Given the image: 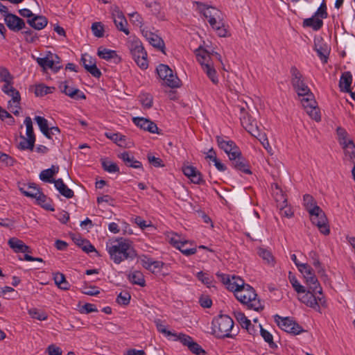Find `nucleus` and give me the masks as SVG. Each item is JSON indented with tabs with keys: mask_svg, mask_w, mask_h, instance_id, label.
Listing matches in <instances>:
<instances>
[{
	"mask_svg": "<svg viewBox=\"0 0 355 355\" xmlns=\"http://www.w3.org/2000/svg\"><path fill=\"white\" fill-rule=\"evenodd\" d=\"M291 84L299 96L307 114L316 121L321 119L320 110L317 107V102L314 95L304 81L303 76L295 66L291 68Z\"/></svg>",
	"mask_w": 355,
	"mask_h": 355,
	"instance_id": "f257e3e1",
	"label": "nucleus"
},
{
	"mask_svg": "<svg viewBox=\"0 0 355 355\" xmlns=\"http://www.w3.org/2000/svg\"><path fill=\"white\" fill-rule=\"evenodd\" d=\"M106 250L110 259L116 264H119L124 260H133L137 256L132 242L123 237L107 243Z\"/></svg>",
	"mask_w": 355,
	"mask_h": 355,
	"instance_id": "f03ea898",
	"label": "nucleus"
},
{
	"mask_svg": "<svg viewBox=\"0 0 355 355\" xmlns=\"http://www.w3.org/2000/svg\"><path fill=\"white\" fill-rule=\"evenodd\" d=\"M304 206L309 212L312 223L316 225L324 235H328L330 232L327 218L322 209L317 205L312 196L305 194L303 197Z\"/></svg>",
	"mask_w": 355,
	"mask_h": 355,
	"instance_id": "7ed1b4c3",
	"label": "nucleus"
},
{
	"mask_svg": "<svg viewBox=\"0 0 355 355\" xmlns=\"http://www.w3.org/2000/svg\"><path fill=\"white\" fill-rule=\"evenodd\" d=\"M234 296L240 302L246 305L248 309L259 312L264 309L260 300L257 298V295L254 289L250 285H247L245 288H241L239 292H236Z\"/></svg>",
	"mask_w": 355,
	"mask_h": 355,
	"instance_id": "20e7f679",
	"label": "nucleus"
},
{
	"mask_svg": "<svg viewBox=\"0 0 355 355\" xmlns=\"http://www.w3.org/2000/svg\"><path fill=\"white\" fill-rule=\"evenodd\" d=\"M212 332L219 338H232L230 331L234 327L232 319L227 315H220L215 318L211 322Z\"/></svg>",
	"mask_w": 355,
	"mask_h": 355,
	"instance_id": "39448f33",
	"label": "nucleus"
},
{
	"mask_svg": "<svg viewBox=\"0 0 355 355\" xmlns=\"http://www.w3.org/2000/svg\"><path fill=\"white\" fill-rule=\"evenodd\" d=\"M128 49L137 64L142 69H147L148 55L142 42L138 38L134 37L129 41Z\"/></svg>",
	"mask_w": 355,
	"mask_h": 355,
	"instance_id": "423d86ee",
	"label": "nucleus"
},
{
	"mask_svg": "<svg viewBox=\"0 0 355 355\" xmlns=\"http://www.w3.org/2000/svg\"><path fill=\"white\" fill-rule=\"evenodd\" d=\"M328 16L326 2L322 1L318 10L311 17L304 19L303 27H310L313 31H319L323 26V19Z\"/></svg>",
	"mask_w": 355,
	"mask_h": 355,
	"instance_id": "0eeeda50",
	"label": "nucleus"
},
{
	"mask_svg": "<svg viewBox=\"0 0 355 355\" xmlns=\"http://www.w3.org/2000/svg\"><path fill=\"white\" fill-rule=\"evenodd\" d=\"M275 322L284 331L293 335H298L304 331L303 328L288 317L282 318L279 315H274Z\"/></svg>",
	"mask_w": 355,
	"mask_h": 355,
	"instance_id": "6e6552de",
	"label": "nucleus"
},
{
	"mask_svg": "<svg viewBox=\"0 0 355 355\" xmlns=\"http://www.w3.org/2000/svg\"><path fill=\"white\" fill-rule=\"evenodd\" d=\"M232 166L237 171H241L245 174H251L252 171L250 169L248 161L242 155L239 150L231 153L229 157Z\"/></svg>",
	"mask_w": 355,
	"mask_h": 355,
	"instance_id": "1a4fd4ad",
	"label": "nucleus"
},
{
	"mask_svg": "<svg viewBox=\"0 0 355 355\" xmlns=\"http://www.w3.org/2000/svg\"><path fill=\"white\" fill-rule=\"evenodd\" d=\"M194 4L197 6L198 11L208 19L209 24H214L216 19L220 18V12L214 7L209 6L199 1H194Z\"/></svg>",
	"mask_w": 355,
	"mask_h": 355,
	"instance_id": "9d476101",
	"label": "nucleus"
},
{
	"mask_svg": "<svg viewBox=\"0 0 355 355\" xmlns=\"http://www.w3.org/2000/svg\"><path fill=\"white\" fill-rule=\"evenodd\" d=\"M302 302L306 306L316 309L320 305L324 306L326 301L322 293V295L318 293H314L312 291H308L304 296L302 297Z\"/></svg>",
	"mask_w": 355,
	"mask_h": 355,
	"instance_id": "9b49d317",
	"label": "nucleus"
},
{
	"mask_svg": "<svg viewBox=\"0 0 355 355\" xmlns=\"http://www.w3.org/2000/svg\"><path fill=\"white\" fill-rule=\"evenodd\" d=\"M58 87L62 93L74 100L78 101L86 98L85 94L82 91L69 85L68 81L60 82Z\"/></svg>",
	"mask_w": 355,
	"mask_h": 355,
	"instance_id": "f8f14e48",
	"label": "nucleus"
},
{
	"mask_svg": "<svg viewBox=\"0 0 355 355\" xmlns=\"http://www.w3.org/2000/svg\"><path fill=\"white\" fill-rule=\"evenodd\" d=\"M24 195L26 197L35 198L37 204L47 211H53L55 210L51 200L41 191H35L34 193L33 192L31 193L24 191Z\"/></svg>",
	"mask_w": 355,
	"mask_h": 355,
	"instance_id": "ddd939ff",
	"label": "nucleus"
},
{
	"mask_svg": "<svg viewBox=\"0 0 355 355\" xmlns=\"http://www.w3.org/2000/svg\"><path fill=\"white\" fill-rule=\"evenodd\" d=\"M141 32L150 45L165 53V44L162 37L144 28L141 30Z\"/></svg>",
	"mask_w": 355,
	"mask_h": 355,
	"instance_id": "4468645a",
	"label": "nucleus"
},
{
	"mask_svg": "<svg viewBox=\"0 0 355 355\" xmlns=\"http://www.w3.org/2000/svg\"><path fill=\"white\" fill-rule=\"evenodd\" d=\"M4 21L8 28L13 31L18 32L26 28L25 21L14 14L3 15Z\"/></svg>",
	"mask_w": 355,
	"mask_h": 355,
	"instance_id": "2eb2a0df",
	"label": "nucleus"
},
{
	"mask_svg": "<svg viewBox=\"0 0 355 355\" xmlns=\"http://www.w3.org/2000/svg\"><path fill=\"white\" fill-rule=\"evenodd\" d=\"M13 79L14 77L7 68L0 67V82L4 83V85L1 88V90L4 94H8L9 92L14 91L15 88L12 86Z\"/></svg>",
	"mask_w": 355,
	"mask_h": 355,
	"instance_id": "dca6fc26",
	"label": "nucleus"
},
{
	"mask_svg": "<svg viewBox=\"0 0 355 355\" xmlns=\"http://www.w3.org/2000/svg\"><path fill=\"white\" fill-rule=\"evenodd\" d=\"M132 121L137 126L144 130L148 131L150 133H157L158 135L161 134L157 124L150 119L143 117H134Z\"/></svg>",
	"mask_w": 355,
	"mask_h": 355,
	"instance_id": "f3484780",
	"label": "nucleus"
},
{
	"mask_svg": "<svg viewBox=\"0 0 355 355\" xmlns=\"http://www.w3.org/2000/svg\"><path fill=\"white\" fill-rule=\"evenodd\" d=\"M314 50L318 56L323 63H327L329 54V49L327 44L324 43L321 37H315L314 40Z\"/></svg>",
	"mask_w": 355,
	"mask_h": 355,
	"instance_id": "a211bd4d",
	"label": "nucleus"
},
{
	"mask_svg": "<svg viewBox=\"0 0 355 355\" xmlns=\"http://www.w3.org/2000/svg\"><path fill=\"white\" fill-rule=\"evenodd\" d=\"M182 171L184 175L189 178L193 183L197 184L205 183L201 173L196 167L193 166H184Z\"/></svg>",
	"mask_w": 355,
	"mask_h": 355,
	"instance_id": "6ab92c4d",
	"label": "nucleus"
},
{
	"mask_svg": "<svg viewBox=\"0 0 355 355\" xmlns=\"http://www.w3.org/2000/svg\"><path fill=\"white\" fill-rule=\"evenodd\" d=\"M216 140L218 147L228 155V157H230L231 153L239 150V148L233 141L226 140L223 136L217 135Z\"/></svg>",
	"mask_w": 355,
	"mask_h": 355,
	"instance_id": "aec40b11",
	"label": "nucleus"
},
{
	"mask_svg": "<svg viewBox=\"0 0 355 355\" xmlns=\"http://www.w3.org/2000/svg\"><path fill=\"white\" fill-rule=\"evenodd\" d=\"M98 55L107 61L113 60V62L117 64L121 62V58L117 55L116 51L100 47L97 52Z\"/></svg>",
	"mask_w": 355,
	"mask_h": 355,
	"instance_id": "412c9836",
	"label": "nucleus"
},
{
	"mask_svg": "<svg viewBox=\"0 0 355 355\" xmlns=\"http://www.w3.org/2000/svg\"><path fill=\"white\" fill-rule=\"evenodd\" d=\"M118 157L120 158L125 164L128 167L133 168H143L142 164L138 160H136L134 156L131 155L128 152H123L118 155Z\"/></svg>",
	"mask_w": 355,
	"mask_h": 355,
	"instance_id": "4be33fe9",
	"label": "nucleus"
},
{
	"mask_svg": "<svg viewBox=\"0 0 355 355\" xmlns=\"http://www.w3.org/2000/svg\"><path fill=\"white\" fill-rule=\"evenodd\" d=\"M27 23L35 30H42L48 24V19L43 15H35L33 18L28 19Z\"/></svg>",
	"mask_w": 355,
	"mask_h": 355,
	"instance_id": "5701e85b",
	"label": "nucleus"
},
{
	"mask_svg": "<svg viewBox=\"0 0 355 355\" xmlns=\"http://www.w3.org/2000/svg\"><path fill=\"white\" fill-rule=\"evenodd\" d=\"M6 94L12 97V99L8 101V108L15 115H19V111L18 110H14L13 107L17 108L18 105H19L21 101L19 92L16 89H14L13 92H9Z\"/></svg>",
	"mask_w": 355,
	"mask_h": 355,
	"instance_id": "b1692460",
	"label": "nucleus"
},
{
	"mask_svg": "<svg viewBox=\"0 0 355 355\" xmlns=\"http://www.w3.org/2000/svg\"><path fill=\"white\" fill-rule=\"evenodd\" d=\"M8 244L16 253L29 252L30 248L26 245L22 241L12 237L8 240Z\"/></svg>",
	"mask_w": 355,
	"mask_h": 355,
	"instance_id": "393cba45",
	"label": "nucleus"
},
{
	"mask_svg": "<svg viewBox=\"0 0 355 355\" xmlns=\"http://www.w3.org/2000/svg\"><path fill=\"white\" fill-rule=\"evenodd\" d=\"M197 61L201 65L202 68L205 67L206 64H212L210 53L207 50L204 49L202 46H200L195 51Z\"/></svg>",
	"mask_w": 355,
	"mask_h": 355,
	"instance_id": "a878e982",
	"label": "nucleus"
},
{
	"mask_svg": "<svg viewBox=\"0 0 355 355\" xmlns=\"http://www.w3.org/2000/svg\"><path fill=\"white\" fill-rule=\"evenodd\" d=\"M59 166L52 165L50 168L45 169L41 171L40 174V178L41 180L45 182L55 183V180L52 179V177L58 173Z\"/></svg>",
	"mask_w": 355,
	"mask_h": 355,
	"instance_id": "bb28decb",
	"label": "nucleus"
},
{
	"mask_svg": "<svg viewBox=\"0 0 355 355\" xmlns=\"http://www.w3.org/2000/svg\"><path fill=\"white\" fill-rule=\"evenodd\" d=\"M54 186L60 193L67 198H71L74 196L73 190L69 189L61 178L55 181Z\"/></svg>",
	"mask_w": 355,
	"mask_h": 355,
	"instance_id": "cd10ccee",
	"label": "nucleus"
},
{
	"mask_svg": "<svg viewBox=\"0 0 355 355\" xmlns=\"http://www.w3.org/2000/svg\"><path fill=\"white\" fill-rule=\"evenodd\" d=\"M73 241L86 253H89L92 252H97L94 246L87 239H83L80 236H78L73 237Z\"/></svg>",
	"mask_w": 355,
	"mask_h": 355,
	"instance_id": "c85d7f7f",
	"label": "nucleus"
},
{
	"mask_svg": "<svg viewBox=\"0 0 355 355\" xmlns=\"http://www.w3.org/2000/svg\"><path fill=\"white\" fill-rule=\"evenodd\" d=\"M352 82V76L349 71L344 72L340 77L339 81V86L341 91L349 92L351 89V84Z\"/></svg>",
	"mask_w": 355,
	"mask_h": 355,
	"instance_id": "c756f323",
	"label": "nucleus"
},
{
	"mask_svg": "<svg viewBox=\"0 0 355 355\" xmlns=\"http://www.w3.org/2000/svg\"><path fill=\"white\" fill-rule=\"evenodd\" d=\"M280 202V214L282 216L286 218H291L293 216V212L290 207L287 205V199L284 197L282 191L279 190V201Z\"/></svg>",
	"mask_w": 355,
	"mask_h": 355,
	"instance_id": "7c9ffc66",
	"label": "nucleus"
},
{
	"mask_svg": "<svg viewBox=\"0 0 355 355\" xmlns=\"http://www.w3.org/2000/svg\"><path fill=\"white\" fill-rule=\"evenodd\" d=\"M305 282L309 287V291H312L314 293H318L322 295V288L316 276L309 277L305 279Z\"/></svg>",
	"mask_w": 355,
	"mask_h": 355,
	"instance_id": "2f4dec72",
	"label": "nucleus"
},
{
	"mask_svg": "<svg viewBox=\"0 0 355 355\" xmlns=\"http://www.w3.org/2000/svg\"><path fill=\"white\" fill-rule=\"evenodd\" d=\"M128 279L132 284L139 285L141 287L146 286L144 276L140 271L136 270L130 273L128 276Z\"/></svg>",
	"mask_w": 355,
	"mask_h": 355,
	"instance_id": "473e14b6",
	"label": "nucleus"
},
{
	"mask_svg": "<svg viewBox=\"0 0 355 355\" xmlns=\"http://www.w3.org/2000/svg\"><path fill=\"white\" fill-rule=\"evenodd\" d=\"M236 108L239 111V114H240L239 118H240V121H241V123L242 126L243 127H248L249 124L251 123V121H252L254 119H252V117L249 114V113L248 112V111L246 110V109L244 106L238 105L236 107Z\"/></svg>",
	"mask_w": 355,
	"mask_h": 355,
	"instance_id": "72a5a7b5",
	"label": "nucleus"
},
{
	"mask_svg": "<svg viewBox=\"0 0 355 355\" xmlns=\"http://www.w3.org/2000/svg\"><path fill=\"white\" fill-rule=\"evenodd\" d=\"M114 22L119 31L123 32L127 35L130 34L129 30L126 28L128 25L127 20L121 13L116 15L114 19Z\"/></svg>",
	"mask_w": 355,
	"mask_h": 355,
	"instance_id": "f704fd0d",
	"label": "nucleus"
},
{
	"mask_svg": "<svg viewBox=\"0 0 355 355\" xmlns=\"http://www.w3.org/2000/svg\"><path fill=\"white\" fill-rule=\"evenodd\" d=\"M188 244L187 241H175L174 246L178 249L182 253H183L186 256H189L191 254H194L197 250L196 248H187V245Z\"/></svg>",
	"mask_w": 355,
	"mask_h": 355,
	"instance_id": "c9c22d12",
	"label": "nucleus"
},
{
	"mask_svg": "<svg viewBox=\"0 0 355 355\" xmlns=\"http://www.w3.org/2000/svg\"><path fill=\"white\" fill-rule=\"evenodd\" d=\"M36 62L44 70L51 69L53 71V60L50 52L44 58H37Z\"/></svg>",
	"mask_w": 355,
	"mask_h": 355,
	"instance_id": "e433bc0d",
	"label": "nucleus"
},
{
	"mask_svg": "<svg viewBox=\"0 0 355 355\" xmlns=\"http://www.w3.org/2000/svg\"><path fill=\"white\" fill-rule=\"evenodd\" d=\"M35 121L37 123L40 131L46 137H50L49 131V123L47 119L43 116H36Z\"/></svg>",
	"mask_w": 355,
	"mask_h": 355,
	"instance_id": "4c0bfd02",
	"label": "nucleus"
},
{
	"mask_svg": "<svg viewBox=\"0 0 355 355\" xmlns=\"http://www.w3.org/2000/svg\"><path fill=\"white\" fill-rule=\"evenodd\" d=\"M167 75L166 78L163 79L167 86L171 88H178L180 86V80L175 74H173V71Z\"/></svg>",
	"mask_w": 355,
	"mask_h": 355,
	"instance_id": "58836bf2",
	"label": "nucleus"
},
{
	"mask_svg": "<svg viewBox=\"0 0 355 355\" xmlns=\"http://www.w3.org/2000/svg\"><path fill=\"white\" fill-rule=\"evenodd\" d=\"M107 138L115 142L119 146H125L126 137L120 133L105 132Z\"/></svg>",
	"mask_w": 355,
	"mask_h": 355,
	"instance_id": "ea45409f",
	"label": "nucleus"
},
{
	"mask_svg": "<svg viewBox=\"0 0 355 355\" xmlns=\"http://www.w3.org/2000/svg\"><path fill=\"white\" fill-rule=\"evenodd\" d=\"M202 69L214 84H217L218 83L216 71L214 68L213 64H206L205 67Z\"/></svg>",
	"mask_w": 355,
	"mask_h": 355,
	"instance_id": "a19ab883",
	"label": "nucleus"
},
{
	"mask_svg": "<svg viewBox=\"0 0 355 355\" xmlns=\"http://www.w3.org/2000/svg\"><path fill=\"white\" fill-rule=\"evenodd\" d=\"M55 90L53 87H48L44 84L35 85L34 93L36 96H44L48 94L52 93Z\"/></svg>",
	"mask_w": 355,
	"mask_h": 355,
	"instance_id": "79ce46f5",
	"label": "nucleus"
},
{
	"mask_svg": "<svg viewBox=\"0 0 355 355\" xmlns=\"http://www.w3.org/2000/svg\"><path fill=\"white\" fill-rule=\"evenodd\" d=\"M21 141L19 143L17 148L21 150H33L35 141L31 138H26L21 136Z\"/></svg>",
	"mask_w": 355,
	"mask_h": 355,
	"instance_id": "37998d69",
	"label": "nucleus"
},
{
	"mask_svg": "<svg viewBox=\"0 0 355 355\" xmlns=\"http://www.w3.org/2000/svg\"><path fill=\"white\" fill-rule=\"evenodd\" d=\"M259 327L260 328L261 336H262L263 340L268 343L269 347L272 349L277 348V346L273 341L272 335L268 331L263 329L261 324L259 325Z\"/></svg>",
	"mask_w": 355,
	"mask_h": 355,
	"instance_id": "c03bdc74",
	"label": "nucleus"
},
{
	"mask_svg": "<svg viewBox=\"0 0 355 355\" xmlns=\"http://www.w3.org/2000/svg\"><path fill=\"white\" fill-rule=\"evenodd\" d=\"M28 312L29 315L33 319L44 321L48 318V314L45 311L39 310L36 308L30 309Z\"/></svg>",
	"mask_w": 355,
	"mask_h": 355,
	"instance_id": "a18cd8bd",
	"label": "nucleus"
},
{
	"mask_svg": "<svg viewBox=\"0 0 355 355\" xmlns=\"http://www.w3.org/2000/svg\"><path fill=\"white\" fill-rule=\"evenodd\" d=\"M85 69L95 78H100L102 75L100 69L96 67V60H89V64H85Z\"/></svg>",
	"mask_w": 355,
	"mask_h": 355,
	"instance_id": "49530a36",
	"label": "nucleus"
},
{
	"mask_svg": "<svg viewBox=\"0 0 355 355\" xmlns=\"http://www.w3.org/2000/svg\"><path fill=\"white\" fill-rule=\"evenodd\" d=\"M85 69L95 78H100L102 75L100 69L96 67V60H89V64H85Z\"/></svg>",
	"mask_w": 355,
	"mask_h": 355,
	"instance_id": "de8ad7c7",
	"label": "nucleus"
},
{
	"mask_svg": "<svg viewBox=\"0 0 355 355\" xmlns=\"http://www.w3.org/2000/svg\"><path fill=\"white\" fill-rule=\"evenodd\" d=\"M139 98L144 108L150 109L153 107V98L149 93H141Z\"/></svg>",
	"mask_w": 355,
	"mask_h": 355,
	"instance_id": "09e8293b",
	"label": "nucleus"
},
{
	"mask_svg": "<svg viewBox=\"0 0 355 355\" xmlns=\"http://www.w3.org/2000/svg\"><path fill=\"white\" fill-rule=\"evenodd\" d=\"M289 282L293 287L294 290L297 293H305L306 289L304 286L301 285L300 282L297 281L296 277L290 272L288 274Z\"/></svg>",
	"mask_w": 355,
	"mask_h": 355,
	"instance_id": "8fccbe9b",
	"label": "nucleus"
},
{
	"mask_svg": "<svg viewBox=\"0 0 355 355\" xmlns=\"http://www.w3.org/2000/svg\"><path fill=\"white\" fill-rule=\"evenodd\" d=\"M309 257L311 260V263L313 266L318 270V272L321 274L322 275L324 274V270L322 268L321 266V263L319 260V257L316 252L311 251L309 253Z\"/></svg>",
	"mask_w": 355,
	"mask_h": 355,
	"instance_id": "3c124183",
	"label": "nucleus"
},
{
	"mask_svg": "<svg viewBox=\"0 0 355 355\" xmlns=\"http://www.w3.org/2000/svg\"><path fill=\"white\" fill-rule=\"evenodd\" d=\"M101 165L103 168L110 173H116L119 171V168L116 163L106 159L101 160Z\"/></svg>",
	"mask_w": 355,
	"mask_h": 355,
	"instance_id": "603ef678",
	"label": "nucleus"
},
{
	"mask_svg": "<svg viewBox=\"0 0 355 355\" xmlns=\"http://www.w3.org/2000/svg\"><path fill=\"white\" fill-rule=\"evenodd\" d=\"M196 277H198V280L202 282L208 288L213 286L214 279L209 274L203 272L202 271H200L197 273Z\"/></svg>",
	"mask_w": 355,
	"mask_h": 355,
	"instance_id": "864d4df0",
	"label": "nucleus"
},
{
	"mask_svg": "<svg viewBox=\"0 0 355 355\" xmlns=\"http://www.w3.org/2000/svg\"><path fill=\"white\" fill-rule=\"evenodd\" d=\"M18 188L22 194H24V191L31 193L33 192L34 193L35 191H41L40 189L37 187V184L35 183H29L27 185L26 184L19 183Z\"/></svg>",
	"mask_w": 355,
	"mask_h": 355,
	"instance_id": "5fc2aeb1",
	"label": "nucleus"
},
{
	"mask_svg": "<svg viewBox=\"0 0 355 355\" xmlns=\"http://www.w3.org/2000/svg\"><path fill=\"white\" fill-rule=\"evenodd\" d=\"M338 141L343 148L347 150L348 153L352 154V155H355V145L352 140L347 139V137H345L343 140H340Z\"/></svg>",
	"mask_w": 355,
	"mask_h": 355,
	"instance_id": "6e6d98bb",
	"label": "nucleus"
},
{
	"mask_svg": "<svg viewBox=\"0 0 355 355\" xmlns=\"http://www.w3.org/2000/svg\"><path fill=\"white\" fill-rule=\"evenodd\" d=\"M259 255L266 262L271 266L274 265V257L272 253L266 249L260 248L259 250Z\"/></svg>",
	"mask_w": 355,
	"mask_h": 355,
	"instance_id": "4d7b16f0",
	"label": "nucleus"
},
{
	"mask_svg": "<svg viewBox=\"0 0 355 355\" xmlns=\"http://www.w3.org/2000/svg\"><path fill=\"white\" fill-rule=\"evenodd\" d=\"M234 315L238 322L242 327V328L247 327L250 324L251 321L249 319H248V318L243 313L240 311H235L234 313Z\"/></svg>",
	"mask_w": 355,
	"mask_h": 355,
	"instance_id": "13d9d810",
	"label": "nucleus"
},
{
	"mask_svg": "<svg viewBox=\"0 0 355 355\" xmlns=\"http://www.w3.org/2000/svg\"><path fill=\"white\" fill-rule=\"evenodd\" d=\"M157 73L161 79L166 78L168 73L172 72V69L166 64H160L156 68Z\"/></svg>",
	"mask_w": 355,
	"mask_h": 355,
	"instance_id": "bf43d9fd",
	"label": "nucleus"
},
{
	"mask_svg": "<svg viewBox=\"0 0 355 355\" xmlns=\"http://www.w3.org/2000/svg\"><path fill=\"white\" fill-rule=\"evenodd\" d=\"M173 336L175 338V340H179L184 346H187V347L193 340L190 336L182 333L178 334H175V336Z\"/></svg>",
	"mask_w": 355,
	"mask_h": 355,
	"instance_id": "052dcab7",
	"label": "nucleus"
},
{
	"mask_svg": "<svg viewBox=\"0 0 355 355\" xmlns=\"http://www.w3.org/2000/svg\"><path fill=\"white\" fill-rule=\"evenodd\" d=\"M92 31L94 36L102 37L104 35L103 26L101 22H94L92 25Z\"/></svg>",
	"mask_w": 355,
	"mask_h": 355,
	"instance_id": "680f3d73",
	"label": "nucleus"
},
{
	"mask_svg": "<svg viewBox=\"0 0 355 355\" xmlns=\"http://www.w3.org/2000/svg\"><path fill=\"white\" fill-rule=\"evenodd\" d=\"M24 124L26 127V135L28 138H31L32 139L35 141V136L33 131V123L31 117H26L24 121Z\"/></svg>",
	"mask_w": 355,
	"mask_h": 355,
	"instance_id": "e2e57ef3",
	"label": "nucleus"
},
{
	"mask_svg": "<svg viewBox=\"0 0 355 355\" xmlns=\"http://www.w3.org/2000/svg\"><path fill=\"white\" fill-rule=\"evenodd\" d=\"M188 349L196 355H206V352L193 340L190 343Z\"/></svg>",
	"mask_w": 355,
	"mask_h": 355,
	"instance_id": "0e129e2a",
	"label": "nucleus"
},
{
	"mask_svg": "<svg viewBox=\"0 0 355 355\" xmlns=\"http://www.w3.org/2000/svg\"><path fill=\"white\" fill-rule=\"evenodd\" d=\"M129 15L132 24L136 26H139L141 30L144 25V19L141 15L137 12H132Z\"/></svg>",
	"mask_w": 355,
	"mask_h": 355,
	"instance_id": "69168bd1",
	"label": "nucleus"
},
{
	"mask_svg": "<svg viewBox=\"0 0 355 355\" xmlns=\"http://www.w3.org/2000/svg\"><path fill=\"white\" fill-rule=\"evenodd\" d=\"M21 33L24 35V40L28 43H33L38 39L37 33L30 28L22 31Z\"/></svg>",
	"mask_w": 355,
	"mask_h": 355,
	"instance_id": "338daca9",
	"label": "nucleus"
},
{
	"mask_svg": "<svg viewBox=\"0 0 355 355\" xmlns=\"http://www.w3.org/2000/svg\"><path fill=\"white\" fill-rule=\"evenodd\" d=\"M299 271L303 275L304 279H308L309 277L315 276L313 268L307 263L302 264Z\"/></svg>",
	"mask_w": 355,
	"mask_h": 355,
	"instance_id": "774afa93",
	"label": "nucleus"
}]
</instances>
